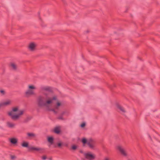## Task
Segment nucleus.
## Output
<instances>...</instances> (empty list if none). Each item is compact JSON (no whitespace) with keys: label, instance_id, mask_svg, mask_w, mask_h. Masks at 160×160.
I'll list each match as a JSON object with an SVG mask.
<instances>
[{"label":"nucleus","instance_id":"nucleus-1","mask_svg":"<svg viewBox=\"0 0 160 160\" xmlns=\"http://www.w3.org/2000/svg\"><path fill=\"white\" fill-rule=\"evenodd\" d=\"M41 89L42 91L48 92V93L43 92L44 96H40L38 97L37 101L38 107H42L46 106L47 105L52 103L53 100H57V97L56 96H52L53 91L51 87H41Z\"/></svg>","mask_w":160,"mask_h":160},{"label":"nucleus","instance_id":"nucleus-2","mask_svg":"<svg viewBox=\"0 0 160 160\" xmlns=\"http://www.w3.org/2000/svg\"><path fill=\"white\" fill-rule=\"evenodd\" d=\"M24 113L23 110H21L19 111V113L18 114H12V112H8V115L11 117V118L13 121H16L18 120L21 115H22Z\"/></svg>","mask_w":160,"mask_h":160},{"label":"nucleus","instance_id":"nucleus-3","mask_svg":"<svg viewBox=\"0 0 160 160\" xmlns=\"http://www.w3.org/2000/svg\"><path fill=\"white\" fill-rule=\"evenodd\" d=\"M117 149L119 151L120 153L122 155L125 157H126L127 156V154L126 150L121 146H117Z\"/></svg>","mask_w":160,"mask_h":160},{"label":"nucleus","instance_id":"nucleus-4","mask_svg":"<svg viewBox=\"0 0 160 160\" xmlns=\"http://www.w3.org/2000/svg\"><path fill=\"white\" fill-rule=\"evenodd\" d=\"M84 155L85 158L89 160H93L95 158V155L90 153H85Z\"/></svg>","mask_w":160,"mask_h":160},{"label":"nucleus","instance_id":"nucleus-5","mask_svg":"<svg viewBox=\"0 0 160 160\" xmlns=\"http://www.w3.org/2000/svg\"><path fill=\"white\" fill-rule=\"evenodd\" d=\"M95 143V141L93 139H90L88 141L87 144L90 148L93 149L94 147Z\"/></svg>","mask_w":160,"mask_h":160},{"label":"nucleus","instance_id":"nucleus-6","mask_svg":"<svg viewBox=\"0 0 160 160\" xmlns=\"http://www.w3.org/2000/svg\"><path fill=\"white\" fill-rule=\"evenodd\" d=\"M36 45L34 43L32 42L30 43L29 46L28 48L30 51H33L34 50Z\"/></svg>","mask_w":160,"mask_h":160},{"label":"nucleus","instance_id":"nucleus-7","mask_svg":"<svg viewBox=\"0 0 160 160\" xmlns=\"http://www.w3.org/2000/svg\"><path fill=\"white\" fill-rule=\"evenodd\" d=\"M117 108L120 110L123 113H125L126 112V111L125 110L124 108L122 106H121L119 104H117Z\"/></svg>","mask_w":160,"mask_h":160},{"label":"nucleus","instance_id":"nucleus-8","mask_svg":"<svg viewBox=\"0 0 160 160\" xmlns=\"http://www.w3.org/2000/svg\"><path fill=\"white\" fill-rule=\"evenodd\" d=\"M29 149L31 151L34 150V151H39L41 150H42V148H36V147H29Z\"/></svg>","mask_w":160,"mask_h":160},{"label":"nucleus","instance_id":"nucleus-9","mask_svg":"<svg viewBox=\"0 0 160 160\" xmlns=\"http://www.w3.org/2000/svg\"><path fill=\"white\" fill-rule=\"evenodd\" d=\"M25 94L26 95H34V93L33 90L28 89L27 92H26Z\"/></svg>","mask_w":160,"mask_h":160},{"label":"nucleus","instance_id":"nucleus-10","mask_svg":"<svg viewBox=\"0 0 160 160\" xmlns=\"http://www.w3.org/2000/svg\"><path fill=\"white\" fill-rule=\"evenodd\" d=\"M10 65L12 69L13 70H17V66L15 63H11Z\"/></svg>","mask_w":160,"mask_h":160},{"label":"nucleus","instance_id":"nucleus-11","mask_svg":"<svg viewBox=\"0 0 160 160\" xmlns=\"http://www.w3.org/2000/svg\"><path fill=\"white\" fill-rule=\"evenodd\" d=\"M11 103V101L9 100H8L5 102H4L1 103L2 106H3L8 105L10 104Z\"/></svg>","mask_w":160,"mask_h":160},{"label":"nucleus","instance_id":"nucleus-12","mask_svg":"<svg viewBox=\"0 0 160 160\" xmlns=\"http://www.w3.org/2000/svg\"><path fill=\"white\" fill-rule=\"evenodd\" d=\"M7 125L8 127L10 128H13L15 126L14 124L10 122H7Z\"/></svg>","mask_w":160,"mask_h":160},{"label":"nucleus","instance_id":"nucleus-13","mask_svg":"<svg viewBox=\"0 0 160 160\" xmlns=\"http://www.w3.org/2000/svg\"><path fill=\"white\" fill-rule=\"evenodd\" d=\"M10 142L13 144H15L17 142V140L15 138H12L10 140Z\"/></svg>","mask_w":160,"mask_h":160},{"label":"nucleus","instance_id":"nucleus-14","mask_svg":"<svg viewBox=\"0 0 160 160\" xmlns=\"http://www.w3.org/2000/svg\"><path fill=\"white\" fill-rule=\"evenodd\" d=\"M32 118L31 117H28L25 118L23 121V122L26 123L29 122L31 119Z\"/></svg>","mask_w":160,"mask_h":160},{"label":"nucleus","instance_id":"nucleus-15","mask_svg":"<svg viewBox=\"0 0 160 160\" xmlns=\"http://www.w3.org/2000/svg\"><path fill=\"white\" fill-rule=\"evenodd\" d=\"M48 141L51 144H52L53 142V138L52 137H48Z\"/></svg>","mask_w":160,"mask_h":160},{"label":"nucleus","instance_id":"nucleus-16","mask_svg":"<svg viewBox=\"0 0 160 160\" xmlns=\"http://www.w3.org/2000/svg\"><path fill=\"white\" fill-rule=\"evenodd\" d=\"M54 132L56 133L59 134L60 132L59 128L58 127L55 128L54 130Z\"/></svg>","mask_w":160,"mask_h":160},{"label":"nucleus","instance_id":"nucleus-17","mask_svg":"<svg viewBox=\"0 0 160 160\" xmlns=\"http://www.w3.org/2000/svg\"><path fill=\"white\" fill-rule=\"evenodd\" d=\"M27 135L30 138L34 137L35 136V135L32 133H28Z\"/></svg>","mask_w":160,"mask_h":160},{"label":"nucleus","instance_id":"nucleus-18","mask_svg":"<svg viewBox=\"0 0 160 160\" xmlns=\"http://www.w3.org/2000/svg\"><path fill=\"white\" fill-rule=\"evenodd\" d=\"M22 146L24 147H28V143L24 142L22 143Z\"/></svg>","mask_w":160,"mask_h":160},{"label":"nucleus","instance_id":"nucleus-19","mask_svg":"<svg viewBox=\"0 0 160 160\" xmlns=\"http://www.w3.org/2000/svg\"><path fill=\"white\" fill-rule=\"evenodd\" d=\"M18 110V107H15L12 108V111L11 112H16Z\"/></svg>","mask_w":160,"mask_h":160},{"label":"nucleus","instance_id":"nucleus-20","mask_svg":"<svg viewBox=\"0 0 160 160\" xmlns=\"http://www.w3.org/2000/svg\"><path fill=\"white\" fill-rule=\"evenodd\" d=\"M64 112H63L62 113L61 115V116H59V117H58V119H60V120H64V119L63 117V115L64 114Z\"/></svg>","mask_w":160,"mask_h":160},{"label":"nucleus","instance_id":"nucleus-21","mask_svg":"<svg viewBox=\"0 0 160 160\" xmlns=\"http://www.w3.org/2000/svg\"><path fill=\"white\" fill-rule=\"evenodd\" d=\"M82 142L83 144H85L87 143L88 141L87 140L86 138H83L82 140Z\"/></svg>","mask_w":160,"mask_h":160},{"label":"nucleus","instance_id":"nucleus-22","mask_svg":"<svg viewBox=\"0 0 160 160\" xmlns=\"http://www.w3.org/2000/svg\"><path fill=\"white\" fill-rule=\"evenodd\" d=\"M28 88L30 90L32 89H34L36 88L33 85H29L28 86Z\"/></svg>","mask_w":160,"mask_h":160},{"label":"nucleus","instance_id":"nucleus-23","mask_svg":"<svg viewBox=\"0 0 160 160\" xmlns=\"http://www.w3.org/2000/svg\"><path fill=\"white\" fill-rule=\"evenodd\" d=\"M55 110L54 108H52L50 109L49 110L53 112L55 114H57L58 112L56 111Z\"/></svg>","mask_w":160,"mask_h":160},{"label":"nucleus","instance_id":"nucleus-24","mask_svg":"<svg viewBox=\"0 0 160 160\" xmlns=\"http://www.w3.org/2000/svg\"><path fill=\"white\" fill-rule=\"evenodd\" d=\"M0 92L1 93L2 95H4L5 94V92L3 90H0Z\"/></svg>","mask_w":160,"mask_h":160},{"label":"nucleus","instance_id":"nucleus-25","mask_svg":"<svg viewBox=\"0 0 160 160\" xmlns=\"http://www.w3.org/2000/svg\"><path fill=\"white\" fill-rule=\"evenodd\" d=\"M77 148V147L75 145H73L72 147V149L73 150H75Z\"/></svg>","mask_w":160,"mask_h":160},{"label":"nucleus","instance_id":"nucleus-26","mask_svg":"<svg viewBox=\"0 0 160 160\" xmlns=\"http://www.w3.org/2000/svg\"><path fill=\"white\" fill-rule=\"evenodd\" d=\"M62 145L63 143L61 142H59L57 143V146L59 148H61L62 146H63Z\"/></svg>","mask_w":160,"mask_h":160},{"label":"nucleus","instance_id":"nucleus-27","mask_svg":"<svg viewBox=\"0 0 160 160\" xmlns=\"http://www.w3.org/2000/svg\"><path fill=\"white\" fill-rule=\"evenodd\" d=\"M61 105V103L60 102H57V103H56V106H57L59 107Z\"/></svg>","mask_w":160,"mask_h":160},{"label":"nucleus","instance_id":"nucleus-28","mask_svg":"<svg viewBox=\"0 0 160 160\" xmlns=\"http://www.w3.org/2000/svg\"><path fill=\"white\" fill-rule=\"evenodd\" d=\"M85 126V123H83L81 125V127L82 128L84 127Z\"/></svg>","mask_w":160,"mask_h":160},{"label":"nucleus","instance_id":"nucleus-29","mask_svg":"<svg viewBox=\"0 0 160 160\" xmlns=\"http://www.w3.org/2000/svg\"><path fill=\"white\" fill-rule=\"evenodd\" d=\"M47 158V157L45 156H43L42 157V159L45 160Z\"/></svg>","mask_w":160,"mask_h":160},{"label":"nucleus","instance_id":"nucleus-30","mask_svg":"<svg viewBox=\"0 0 160 160\" xmlns=\"http://www.w3.org/2000/svg\"><path fill=\"white\" fill-rule=\"evenodd\" d=\"M63 146H64L66 147H68V143H64L63 144Z\"/></svg>","mask_w":160,"mask_h":160},{"label":"nucleus","instance_id":"nucleus-31","mask_svg":"<svg viewBox=\"0 0 160 160\" xmlns=\"http://www.w3.org/2000/svg\"><path fill=\"white\" fill-rule=\"evenodd\" d=\"M54 109H55L56 110H58L59 109V107L57 106H56L55 107Z\"/></svg>","mask_w":160,"mask_h":160},{"label":"nucleus","instance_id":"nucleus-32","mask_svg":"<svg viewBox=\"0 0 160 160\" xmlns=\"http://www.w3.org/2000/svg\"><path fill=\"white\" fill-rule=\"evenodd\" d=\"M15 158V157L14 156H12L11 158L12 159H14Z\"/></svg>","mask_w":160,"mask_h":160},{"label":"nucleus","instance_id":"nucleus-33","mask_svg":"<svg viewBox=\"0 0 160 160\" xmlns=\"http://www.w3.org/2000/svg\"><path fill=\"white\" fill-rule=\"evenodd\" d=\"M2 103H0V108L1 107H2Z\"/></svg>","mask_w":160,"mask_h":160},{"label":"nucleus","instance_id":"nucleus-34","mask_svg":"<svg viewBox=\"0 0 160 160\" xmlns=\"http://www.w3.org/2000/svg\"><path fill=\"white\" fill-rule=\"evenodd\" d=\"M105 160H109V159L108 158H105Z\"/></svg>","mask_w":160,"mask_h":160},{"label":"nucleus","instance_id":"nucleus-35","mask_svg":"<svg viewBox=\"0 0 160 160\" xmlns=\"http://www.w3.org/2000/svg\"><path fill=\"white\" fill-rule=\"evenodd\" d=\"M63 2H64V0H62Z\"/></svg>","mask_w":160,"mask_h":160},{"label":"nucleus","instance_id":"nucleus-36","mask_svg":"<svg viewBox=\"0 0 160 160\" xmlns=\"http://www.w3.org/2000/svg\"><path fill=\"white\" fill-rule=\"evenodd\" d=\"M82 160H85V159H82Z\"/></svg>","mask_w":160,"mask_h":160},{"label":"nucleus","instance_id":"nucleus-37","mask_svg":"<svg viewBox=\"0 0 160 160\" xmlns=\"http://www.w3.org/2000/svg\"><path fill=\"white\" fill-rule=\"evenodd\" d=\"M39 19H41V18L40 17H39Z\"/></svg>","mask_w":160,"mask_h":160}]
</instances>
